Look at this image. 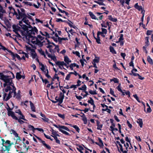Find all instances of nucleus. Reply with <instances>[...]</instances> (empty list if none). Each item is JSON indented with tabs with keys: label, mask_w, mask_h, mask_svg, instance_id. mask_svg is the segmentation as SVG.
I'll list each match as a JSON object with an SVG mask.
<instances>
[{
	"label": "nucleus",
	"mask_w": 153,
	"mask_h": 153,
	"mask_svg": "<svg viewBox=\"0 0 153 153\" xmlns=\"http://www.w3.org/2000/svg\"><path fill=\"white\" fill-rule=\"evenodd\" d=\"M134 7L139 10H142V7L139 6L138 4V3H137L135 4Z\"/></svg>",
	"instance_id": "nucleus-35"
},
{
	"label": "nucleus",
	"mask_w": 153,
	"mask_h": 153,
	"mask_svg": "<svg viewBox=\"0 0 153 153\" xmlns=\"http://www.w3.org/2000/svg\"><path fill=\"white\" fill-rule=\"evenodd\" d=\"M94 38L96 39V41L97 43L99 44H100L101 43L100 42V39L99 36H97V38L94 37Z\"/></svg>",
	"instance_id": "nucleus-48"
},
{
	"label": "nucleus",
	"mask_w": 153,
	"mask_h": 153,
	"mask_svg": "<svg viewBox=\"0 0 153 153\" xmlns=\"http://www.w3.org/2000/svg\"><path fill=\"white\" fill-rule=\"evenodd\" d=\"M12 27L13 29V31L14 32L19 30L20 31L21 33V31H22V30H19V29L20 28V27H19L15 25H13Z\"/></svg>",
	"instance_id": "nucleus-16"
},
{
	"label": "nucleus",
	"mask_w": 153,
	"mask_h": 153,
	"mask_svg": "<svg viewBox=\"0 0 153 153\" xmlns=\"http://www.w3.org/2000/svg\"><path fill=\"white\" fill-rule=\"evenodd\" d=\"M65 125H70L71 126L73 127L76 130V125H75L73 126L72 124H69L67 123H65Z\"/></svg>",
	"instance_id": "nucleus-52"
},
{
	"label": "nucleus",
	"mask_w": 153,
	"mask_h": 153,
	"mask_svg": "<svg viewBox=\"0 0 153 153\" xmlns=\"http://www.w3.org/2000/svg\"><path fill=\"white\" fill-rule=\"evenodd\" d=\"M64 60L67 64H68L70 62H71V61L69 59L67 56H65L64 58Z\"/></svg>",
	"instance_id": "nucleus-22"
},
{
	"label": "nucleus",
	"mask_w": 153,
	"mask_h": 153,
	"mask_svg": "<svg viewBox=\"0 0 153 153\" xmlns=\"http://www.w3.org/2000/svg\"><path fill=\"white\" fill-rule=\"evenodd\" d=\"M7 114L9 116H11L13 119H17V117L15 115L14 113L12 111H9L8 110Z\"/></svg>",
	"instance_id": "nucleus-12"
},
{
	"label": "nucleus",
	"mask_w": 153,
	"mask_h": 153,
	"mask_svg": "<svg viewBox=\"0 0 153 153\" xmlns=\"http://www.w3.org/2000/svg\"><path fill=\"white\" fill-rule=\"evenodd\" d=\"M110 128H111V131H114V130H116V131H117L118 130L117 128H114V127H113L112 126H110Z\"/></svg>",
	"instance_id": "nucleus-61"
},
{
	"label": "nucleus",
	"mask_w": 153,
	"mask_h": 153,
	"mask_svg": "<svg viewBox=\"0 0 153 153\" xmlns=\"http://www.w3.org/2000/svg\"><path fill=\"white\" fill-rule=\"evenodd\" d=\"M97 129L98 130H101L102 127V125L100 124V122L98 120L97 121Z\"/></svg>",
	"instance_id": "nucleus-28"
},
{
	"label": "nucleus",
	"mask_w": 153,
	"mask_h": 153,
	"mask_svg": "<svg viewBox=\"0 0 153 153\" xmlns=\"http://www.w3.org/2000/svg\"><path fill=\"white\" fill-rule=\"evenodd\" d=\"M82 119L84 121V123L85 124H86L87 123V120L84 114L82 116Z\"/></svg>",
	"instance_id": "nucleus-29"
},
{
	"label": "nucleus",
	"mask_w": 153,
	"mask_h": 153,
	"mask_svg": "<svg viewBox=\"0 0 153 153\" xmlns=\"http://www.w3.org/2000/svg\"><path fill=\"white\" fill-rule=\"evenodd\" d=\"M20 93H21L20 91V90H19L18 91L17 93V94L16 95V99H19L21 98V95H20Z\"/></svg>",
	"instance_id": "nucleus-32"
},
{
	"label": "nucleus",
	"mask_w": 153,
	"mask_h": 153,
	"mask_svg": "<svg viewBox=\"0 0 153 153\" xmlns=\"http://www.w3.org/2000/svg\"><path fill=\"white\" fill-rule=\"evenodd\" d=\"M118 144L119 146V149L118 148V150L120 152H123V148L121 144H120V142L118 141H117L116 142Z\"/></svg>",
	"instance_id": "nucleus-24"
},
{
	"label": "nucleus",
	"mask_w": 153,
	"mask_h": 153,
	"mask_svg": "<svg viewBox=\"0 0 153 153\" xmlns=\"http://www.w3.org/2000/svg\"><path fill=\"white\" fill-rule=\"evenodd\" d=\"M23 3H24L25 4L29 5L30 6H33V4L32 3H31L28 1H23Z\"/></svg>",
	"instance_id": "nucleus-39"
},
{
	"label": "nucleus",
	"mask_w": 153,
	"mask_h": 153,
	"mask_svg": "<svg viewBox=\"0 0 153 153\" xmlns=\"http://www.w3.org/2000/svg\"><path fill=\"white\" fill-rule=\"evenodd\" d=\"M105 0H97V1H94V2L97 3L100 5L105 6V4L103 2Z\"/></svg>",
	"instance_id": "nucleus-15"
},
{
	"label": "nucleus",
	"mask_w": 153,
	"mask_h": 153,
	"mask_svg": "<svg viewBox=\"0 0 153 153\" xmlns=\"http://www.w3.org/2000/svg\"><path fill=\"white\" fill-rule=\"evenodd\" d=\"M22 11L21 13L19 12V20L22 19V21L23 22L27 25L30 24V22L27 19V18L31 20L33 22H34V20L33 19L32 16H30L28 13H26L25 10L23 8L20 9Z\"/></svg>",
	"instance_id": "nucleus-2"
},
{
	"label": "nucleus",
	"mask_w": 153,
	"mask_h": 153,
	"mask_svg": "<svg viewBox=\"0 0 153 153\" xmlns=\"http://www.w3.org/2000/svg\"><path fill=\"white\" fill-rule=\"evenodd\" d=\"M137 122L139 124V126L140 128H142L143 126V123L142 120L141 119H138Z\"/></svg>",
	"instance_id": "nucleus-26"
},
{
	"label": "nucleus",
	"mask_w": 153,
	"mask_h": 153,
	"mask_svg": "<svg viewBox=\"0 0 153 153\" xmlns=\"http://www.w3.org/2000/svg\"><path fill=\"white\" fill-rule=\"evenodd\" d=\"M45 42V41H44L42 42H41V41L37 39V41H36V43L34 44L37 45L39 46L40 47H42L44 45L43 44Z\"/></svg>",
	"instance_id": "nucleus-13"
},
{
	"label": "nucleus",
	"mask_w": 153,
	"mask_h": 153,
	"mask_svg": "<svg viewBox=\"0 0 153 153\" xmlns=\"http://www.w3.org/2000/svg\"><path fill=\"white\" fill-rule=\"evenodd\" d=\"M102 110L104 111H106L109 113H110V112L111 111V110L109 109L108 108H107L105 109H102Z\"/></svg>",
	"instance_id": "nucleus-63"
},
{
	"label": "nucleus",
	"mask_w": 153,
	"mask_h": 153,
	"mask_svg": "<svg viewBox=\"0 0 153 153\" xmlns=\"http://www.w3.org/2000/svg\"><path fill=\"white\" fill-rule=\"evenodd\" d=\"M12 90V88L9 86H7L6 88L5 89V91L6 92H8L9 91H11L10 90Z\"/></svg>",
	"instance_id": "nucleus-38"
},
{
	"label": "nucleus",
	"mask_w": 153,
	"mask_h": 153,
	"mask_svg": "<svg viewBox=\"0 0 153 153\" xmlns=\"http://www.w3.org/2000/svg\"><path fill=\"white\" fill-rule=\"evenodd\" d=\"M70 22H68L67 24L70 27H73L74 28H75V27L73 26L72 25L71 23H72L70 21L68 20Z\"/></svg>",
	"instance_id": "nucleus-59"
},
{
	"label": "nucleus",
	"mask_w": 153,
	"mask_h": 153,
	"mask_svg": "<svg viewBox=\"0 0 153 153\" xmlns=\"http://www.w3.org/2000/svg\"><path fill=\"white\" fill-rule=\"evenodd\" d=\"M99 146H103V144L102 142V140L100 139L99 138Z\"/></svg>",
	"instance_id": "nucleus-51"
},
{
	"label": "nucleus",
	"mask_w": 153,
	"mask_h": 153,
	"mask_svg": "<svg viewBox=\"0 0 153 153\" xmlns=\"http://www.w3.org/2000/svg\"><path fill=\"white\" fill-rule=\"evenodd\" d=\"M21 116L19 117V118L22 119L25 121L27 120L26 119H25V117L24 115L22 113L19 114Z\"/></svg>",
	"instance_id": "nucleus-37"
},
{
	"label": "nucleus",
	"mask_w": 153,
	"mask_h": 153,
	"mask_svg": "<svg viewBox=\"0 0 153 153\" xmlns=\"http://www.w3.org/2000/svg\"><path fill=\"white\" fill-rule=\"evenodd\" d=\"M56 65L58 66L59 68L62 70V66H66V64L64 62H60V61H57V62H56Z\"/></svg>",
	"instance_id": "nucleus-11"
},
{
	"label": "nucleus",
	"mask_w": 153,
	"mask_h": 153,
	"mask_svg": "<svg viewBox=\"0 0 153 153\" xmlns=\"http://www.w3.org/2000/svg\"><path fill=\"white\" fill-rule=\"evenodd\" d=\"M6 144L2 145L0 151L1 153H4L5 151L8 152L10 149V147L12 144V143H11L10 141L9 140H7L5 141Z\"/></svg>",
	"instance_id": "nucleus-4"
},
{
	"label": "nucleus",
	"mask_w": 153,
	"mask_h": 153,
	"mask_svg": "<svg viewBox=\"0 0 153 153\" xmlns=\"http://www.w3.org/2000/svg\"><path fill=\"white\" fill-rule=\"evenodd\" d=\"M59 131L62 132L63 134H65V135H70V134L68 132L63 130V129H59Z\"/></svg>",
	"instance_id": "nucleus-34"
},
{
	"label": "nucleus",
	"mask_w": 153,
	"mask_h": 153,
	"mask_svg": "<svg viewBox=\"0 0 153 153\" xmlns=\"http://www.w3.org/2000/svg\"><path fill=\"white\" fill-rule=\"evenodd\" d=\"M22 28L24 30V32H27L29 29V26H27L25 25H23L21 26Z\"/></svg>",
	"instance_id": "nucleus-17"
},
{
	"label": "nucleus",
	"mask_w": 153,
	"mask_h": 153,
	"mask_svg": "<svg viewBox=\"0 0 153 153\" xmlns=\"http://www.w3.org/2000/svg\"><path fill=\"white\" fill-rule=\"evenodd\" d=\"M40 65L41 66V68H40L42 71H44L45 70V68L44 65L42 63H41V64Z\"/></svg>",
	"instance_id": "nucleus-58"
},
{
	"label": "nucleus",
	"mask_w": 153,
	"mask_h": 153,
	"mask_svg": "<svg viewBox=\"0 0 153 153\" xmlns=\"http://www.w3.org/2000/svg\"><path fill=\"white\" fill-rule=\"evenodd\" d=\"M109 49L110 52H111L112 53L115 54H116V52L115 50L113 47L111 46L109 47Z\"/></svg>",
	"instance_id": "nucleus-30"
},
{
	"label": "nucleus",
	"mask_w": 153,
	"mask_h": 153,
	"mask_svg": "<svg viewBox=\"0 0 153 153\" xmlns=\"http://www.w3.org/2000/svg\"><path fill=\"white\" fill-rule=\"evenodd\" d=\"M123 34H121L120 37L118 41L117 42V43H118V42H120L121 40H123Z\"/></svg>",
	"instance_id": "nucleus-55"
},
{
	"label": "nucleus",
	"mask_w": 153,
	"mask_h": 153,
	"mask_svg": "<svg viewBox=\"0 0 153 153\" xmlns=\"http://www.w3.org/2000/svg\"><path fill=\"white\" fill-rule=\"evenodd\" d=\"M14 11L13 13H13V15L14 16L15 15L16 16V18L18 19L19 20V12L21 13L22 12V11L20 10L18 8L16 10L18 12L17 13L15 10V9L14 8H13L12 9Z\"/></svg>",
	"instance_id": "nucleus-10"
},
{
	"label": "nucleus",
	"mask_w": 153,
	"mask_h": 153,
	"mask_svg": "<svg viewBox=\"0 0 153 153\" xmlns=\"http://www.w3.org/2000/svg\"><path fill=\"white\" fill-rule=\"evenodd\" d=\"M65 30L68 33V32H70L71 34H72V32H71V31H72V30H72L71 29H70V28H68V31L67 30V27H65Z\"/></svg>",
	"instance_id": "nucleus-54"
},
{
	"label": "nucleus",
	"mask_w": 153,
	"mask_h": 153,
	"mask_svg": "<svg viewBox=\"0 0 153 153\" xmlns=\"http://www.w3.org/2000/svg\"><path fill=\"white\" fill-rule=\"evenodd\" d=\"M86 89V86L85 85H83L81 87H79L78 89L79 90H82V91H85Z\"/></svg>",
	"instance_id": "nucleus-36"
},
{
	"label": "nucleus",
	"mask_w": 153,
	"mask_h": 153,
	"mask_svg": "<svg viewBox=\"0 0 153 153\" xmlns=\"http://www.w3.org/2000/svg\"><path fill=\"white\" fill-rule=\"evenodd\" d=\"M55 100L57 101V102H58V105L61 106V104L63 102V100L57 96H56L55 97Z\"/></svg>",
	"instance_id": "nucleus-14"
},
{
	"label": "nucleus",
	"mask_w": 153,
	"mask_h": 153,
	"mask_svg": "<svg viewBox=\"0 0 153 153\" xmlns=\"http://www.w3.org/2000/svg\"><path fill=\"white\" fill-rule=\"evenodd\" d=\"M28 128H29L30 130L32 131L33 133L35 132V130H36L40 131H42V132H43L44 131L43 129L41 128H34V127L30 125H28Z\"/></svg>",
	"instance_id": "nucleus-7"
},
{
	"label": "nucleus",
	"mask_w": 153,
	"mask_h": 153,
	"mask_svg": "<svg viewBox=\"0 0 153 153\" xmlns=\"http://www.w3.org/2000/svg\"><path fill=\"white\" fill-rule=\"evenodd\" d=\"M89 14L90 16L91 17L92 19H97L98 20V19H96L95 16L91 12H89Z\"/></svg>",
	"instance_id": "nucleus-27"
},
{
	"label": "nucleus",
	"mask_w": 153,
	"mask_h": 153,
	"mask_svg": "<svg viewBox=\"0 0 153 153\" xmlns=\"http://www.w3.org/2000/svg\"><path fill=\"white\" fill-rule=\"evenodd\" d=\"M10 85L12 86L13 87V89H12L13 91H11L13 92V91H16V88L15 86H14L13 83V84H12L11 85Z\"/></svg>",
	"instance_id": "nucleus-60"
},
{
	"label": "nucleus",
	"mask_w": 153,
	"mask_h": 153,
	"mask_svg": "<svg viewBox=\"0 0 153 153\" xmlns=\"http://www.w3.org/2000/svg\"><path fill=\"white\" fill-rule=\"evenodd\" d=\"M147 59L148 62L150 64H152V60L151 58L149 56H148L147 58Z\"/></svg>",
	"instance_id": "nucleus-47"
},
{
	"label": "nucleus",
	"mask_w": 153,
	"mask_h": 153,
	"mask_svg": "<svg viewBox=\"0 0 153 153\" xmlns=\"http://www.w3.org/2000/svg\"><path fill=\"white\" fill-rule=\"evenodd\" d=\"M42 81L43 83H44L45 84H47L49 82L48 81V79H42Z\"/></svg>",
	"instance_id": "nucleus-56"
},
{
	"label": "nucleus",
	"mask_w": 153,
	"mask_h": 153,
	"mask_svg": "<svg viewBox=\"0 0 153 153\" xmlns=\"http://www.w3.org/2000/svg\"><path fill=\"white\" fill-rule=\"evenodd\" d=\"M30 103L31 110L33 112H35L36 110L34 104L31 101H30Z\"/></svg>",
	"instance_id": "nucleus-21"
},
{
	"label": "nucleus",
	"mask_w": 153,
	"mask_h": 153,
	"mask_svg": "<svg viewBox=\"0 0 153 153\" xmlns=\"http://www.w3.org/2000/svg\"><path fill=\"white\" fill-rule=\"evenodd\" d=\"M88 102L89 103H90L91 105H93L94 108L95 107V105L94 104V100L91 98H90V100H88Z\"/></svg>",
	"instance_id": "nucleus-33"
},
{
	"label": "nucleus",
	"mask_w": 153,
	"mask_h": 153,
	"mask_svg": "<svg viewBox=\"0 0 153 153\" xmlns=\"http://www.w3.org/2000/svg\"><path fill=\"white\" fill-rule=\"evenodd\" d=\"M44 135L47 139H50L51 141L53 140V139L51 138L50 136L46 135L45 133H44Z\"/></svg>",
	"instance_id": "nucleus-44"
},
{
	"label": "nucleus",
	"mask_w": 153,
	"mask_h": 153,
	"mask_svg": "<svg viewBox=\"0 0 153 153\" xmlns=\"http://www.w3.org/2000/svg\"><path fill=\"white\" fill-rule=\"evenodd\" d=\"M108 17V19L112 22H116L117 21V20L116 18H113L111 16H109Z\"/></svg>",
	"instance_id": "nucleus-25"
},
{
	"label": "nucleus",
	"mask_w": 153,
	"mask_h": 153,
	"mask_svg": "<svg viewBox=\"0 0 153 153\" xmlns=\"http://www.w3.org/2000/svg\"><path fill=\"white\" fill-rule=\"evenodd\" d=\"M102 34H106L107 33V30L106 29L103 28H102Z\"/></svg>",
	"instance_id": "nucleus-50"
},
{
	"label": "nucleus",
	"mask_w": 153,
	"mask_h": 153,
	"mask_svg": "<svg viewBox=\"0 0 153 153\" xmlns=\"http://www.w3.org/2000/svg\"><path fill=\"white\" fill-rule=\"evenodd\" d=\"M71 76V75H70V74H68L67 76H66V77L65 78V80H68Z\"/></svg>",
	"instance_id": "nucleus-64"
},
{
	"label": "nucleus",
	"mask_w": 153,
	"mask_h": 153,
	"mask_svg": "<svg viewBox=\"0 0 153 153\" xmlns=\"http://www.w3.org/2000/svg\"><path fill=\"white\" fill-rule=\"evenodd\" d=\"M133 96L139 102H140V100L137 94L134 95Z\"/></svg>",
	"instance_id": "nucleus-62"
},
{
	"label": "nucleus",
	"mask_w": 153,
	"mask_h": 153,
	"mask_svg": "<svg viewBox=\"0 0 153 153\" xmlns=\"http://www.w3.org/2000/svg\"><path fill=\"white\" fill-rule=\"evenodd\" d=\"M111 81H113L115 83H117L118 82V81L117 79L116 78H114L111 80Z\"/></svg>",
	"instance_id": "nucleus-57"
},
{
	"label": "nucleus",
	"mask_w": 153,
	"mask_h": 153,
	"mask_svg": "<svg viewBox=\"0 0 153 153\" xmlns=\"http://www.w3.org/2000/svg\"><path fill=\"white\" fill-rule=\"evenodd\" d=\"M124 146L126 148V150L124 151L123 152H122L123 153H127V151L129 149H131V147L130 143L126 142L124 143Z\"/></svg>",
	"instance_id": "nucleus-8"
},
{
	"label": "nucleus",
	"mask_w": 153,
	"mask_h": 153,
	"mask_svg": "<svg viewBox=\"0 0 153 153\" xmlns=\"http://www.w3.org/2000/svg\"><path fill=\"white\" fill-rule=\"evenodd\" d=\"M0 12L1 13H5L6 11L3 9V7L0 4Z\"/></svg>",
	"instance_id": "nucleus-46"
},
{
	"label": "nucleus",
	"mask_w": 153,
	"mask_h": 153,
	"mask_svg": "<svg viewBox=\"0 0 153 153\" xmlns=\"http://www.w3.org/2000/svg\"><path fill=\"white\" fill-rule=\"evenodd\" d=\"M40 33L42 36H45L46 37L49 38H51L49 34L47 32H45L44 33H43L42 31H40Z\"/></svg>",
	"instance_id": "nucleus-20"
},
{
	"label": "nucleus",
	"mask_w": 153,
	"mask_h": 153,
	"mask_svg": "<svg viewBox=\"0 0 153 153\" xmlns=\"http://www.w3.org/2000/svg\"><path fill=\"white\" fill-rule=\"evenodd\" d=\"M0 79L5 83H7L9 85H11L13 84L12 78L8 75H5L4 74V72H0Z\"/></svg>",
	"instance_id": "nucleus-3"
},
{
	"label": "nucleus",
	"mask_w": 153,
	"mask_h": 153,
	"mask_svg": "<svg viewBox=\"0 0 153 153\" xmlns=\"http://www.w3.org/2000/svg\"><path fill=\"white\" fill-rule=\"evenodd\" d=\"M71 70H73V67H76V64L74 63V64H71L69 66Z\"/></svg>",
	"instance_id": "nucleus-40"
},
{
	"label": "nucleus",
	"mask_w": 153,
	"mask_h": 153,
	"mask_svg": "<svg viewBox=\"0 0 153 153\" xmlns=\"http://www.w3.org/2000/svg\"><path fill=\"white\" fill-rule=\"evenodd\" d=\"M61 99H62L63 100L64 99V94H62V92H60L59 94V97H58Z\"/></svg>",
	"instance_id": "nucleus-49"
},
{
	"label": "nucleus",
	"mask_w": 153,
	"mask_h": 153,
	"mask_svg": "<svg viewBox=\"0 0 153 153\" xmlns=\"http://www.w3.org/2000/svg\"><path fill=\"white\" fill-rule=\"evenodd\" d=\"M38 50L40 54L42 55H44L45 53L42 50L41 48H40V49Z\"/></svg>",
	"instance_id": "nucleus-53"
},
{
	"label": "nucleus",
	"mask_w": 153,
	"mask_h": 153,
	"mask_svg": "<svg viewBox=\"0 0 153 153\" xmlns=\"http://www.w3.org/2000/svg\"><path fill=\"white\" fill-rule=\"evenodd\" d=\"M31 54L32 58L33 59H35L36 57L37 56V55L36 52L34 53H31Z\"/></svg>",
	"instance_id": "nucleus-41"
},
{
	"label": "nucleus",
	"mask_w": 153,
	"mask_h": 153,
	"mask_svg": "<svg viewBox=\"0 0 153 153\" xmlns=\"http://www.w3.org/2000/svg\"><path fill=\"white\" fill-rule=\"evenodd\" d=\"M17 119H15L14 120H17L18 122L20 124H23V123H25V122H24L22 120H21V119H20V118H19L18 119V118L17 117Z\"/></svg>",
	"instance_id": "nucleus-45"
},
{
	"label": "nucleus",
	"mask_w": 153,
	"mask_h": 153,
	"mask_svg": "<svg viewBox=\"0 0 153 153\" xmlns=\"http://www.w3.org/2000/svg\"><path fill=\"white\" fill-rule=\"evenodd\" d=\"M29 29L27 32L23 31H21V34L23 36H25L27 43L30 45L29 42H30V39H33L34 36H36V33L38 34V30L36 27L34 26L33 27L30 24Z\"/></svg>",
	"instance_id": "nucleus-1"
},
{
	"label": "nucleus",
	"mask_w": 153,
	"mask_h": 153,
	"mask_svg": "<svg viewBox=\"0 0 153 153\" xmlns=\"http://www.w3.org/2000/svg\"><path fill=\"white\" fill-rule=\"evenodd\" d=\"M77 150H78L81 153H83L82 150H84L83 146L77 144Z\"/></svg>",
	"instance_id": "nucleus-19"
},
{
	"label": "nucleus",
	"mask_w": 153,
	"mask_h": 153,
	"mask_svg": "<svg viewBox=\"0 0 153 153\" xmlns=\"http://www.w3.org/2000/svg\"><path fill=\"white\" fill-rule=\"evenodd\" d=\"M40 115L43 118H42V120L45 122H48L49 121V119L48 118H46L45 115L43 114L42 112L40 113Z\"/></svg>",
	"instance_id": "nucleus-18"
},
{
	"label": "nucleus",
	"mask_w": 153,
	"mask_h": 153,
	"mask_svg": "<svg viewBox=\"0 0 153 153\" xmlns=\"http://www.w3.org/2000/svg\"><path fill=\"white\" fill-rule=\"evenodd\" d=\"M89 92L90 94H91L92 95H94V94H97V93L96 92V90L95 91H92L91 90L89 89Z\"/></svg>",
	"instance_id": "nucleus-43"
},
{
	"label": "nucleus",
	"mask_w": 153,
	"mask_h": 153,
	"mask_svg": "<svg viewBox=\"0 0 153 153\" xmlns=\"http://www.w3.org/2000/svg\"><path fill=\"white\" fill-rule=\"evenodd\" d=\"M53 125L56 128H58L59 130V129H63L69 131H70L68 127L65 126H60L59 125H56L55 124H53Z\"/></svg>",
	"instance_id": "nucleus-9"
},
{
	"label": "nucleus",
	"mask_w": 153,
	"mask_h": 153,
	"mask_svg": "<svg viewBox=\"0 0 153 153\" xmlns=\"http://www.w3.org/2000/svg\"><path fill=\"white\" fill-rule=\"evenodd\" d=\"M45 38L42 36L40 35H39L37 36H34L33 39H31V42L33 43L34 44L36 43V41H37V39H39L40 41H42Z\"/></svg>",
	"instance_id": "nucleus-6"
},
{
	"label": "nucleus",
	"mask_w": 153,
	"mask_h": 153,
	"mask_svg": "<svg viewBox=\"0 0 153 153\" xmlns=\"http://www.w3.org/2000/svg\"><path fill=\"white\" fill-rule=\"evenodd\" d=\"M34 136L38 139L39 141V142L42 143L43 146H44L48 150H50L51 149V147L49 145L47 144L45 141L43 140L39 137H38L35 134H34Z\"/></svg>",
	"instance_id": "nucleus-5"
},
{
	"label": "nucleus",
	"mask_w": 153,
	"mask_h": 153,
	"mask_svg": "<svg viewBox=\"0 0 153 153\" xmlns=\"http://www.w3.org/2000/svg\"><path fill=\"white\" fill-rule=\"evenodd\" d=\"M13 93V92H12L11 91H9V92L8 95L7 96V97L5 99V101H7L12 97L11 94H12Z\"/></svg>",
	"instance_id": "nucleus-23"
},
{
	"label": "nucleus",
	"mask_w": 153,
	"mask_h": 153,
	"mask_svg": "<svg viewBox=\"0 0 153 153\" xmlns=\"http://www.w3.org/2000/svg\"><path fill=\"white\" fill-rule=\"evenodd\" d=\"M22 77V75L20 74V73L17 72L16 75V78L18 80L21 79Z\"/></svg>",
	"instance_id": "nucleus-31"
},
{
	"label": "nucleus",
	"mask_w": 153,
	"mask_h": 153,
	"mask_svg": "<svg viewBox=\"0 0 153 153\" xmlns=\"http://www.w3.org/2000/svg\"><path fill=\"white\" fill-rule=\"evenodd\" d=\"M57 115L59 117L62 118V119L64 120L65 119V116L64 114H60L58 113L57 114Z\"/></svg>",
	"instance_id": "nucleus-42"
}]
</instances>
